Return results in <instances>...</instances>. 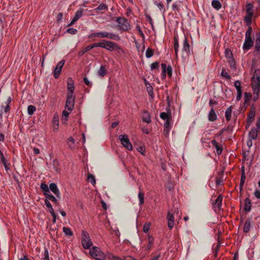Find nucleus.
Instances as JSON below:
<instances>
[{
  "label": "nucleus",
  "instance_id": "obj_57",
  "mask_svg": "<svg viewBox=\"0 0 260 260\" xmlns=\"http://www.w3.org/2000/svg\"><path fill=\"white\" fill-rule=\"evenodd\" d=\"M172 119H169L168 120H167L166 122L164 123V128H171V122Z\"/></svg>",
  "mask_w": 260,
  "mask_h": 260
},
{
  "label": "nucleus",
  "instance_id": "obj_17",
  "mask_svg": "<svg viewBox=\"0 0 260 260\" xmlns=\"http://www.w3.org/2000/svg\"><path fill=\"white\" fill-rule=\"evenodd\" d=\"M49 189L56 195V197L60 198V192L56 184L51 183L49 185Z\"/></svg>",
  "mask_w": 260,
  "mask_h": 260
},
{
  "label": "nucleus",
  "instance_id": "obj_2",
  "mask_svg": "<svg viewBox=\"0 0 260 260\" xmlns=\"http://www.w3.org/2000/svg\"><path fill=\"white\" fill-rule=\"evenodd\" d=\"M251 86L253 91H260V70H255L251 78Z\"/></svg>",
  "mask_w": 260,
  "mask_h": 260
},
{
  "label": "nucleus",
  "instance_id": "obj_26",
  "mask_svg": "<svg viewBox=\"0 0 260 260\" xmlns=\"http://www.w3.org/2000/svg\"><path fill=\"white\" fill-rule=\"evenodd\" d=\"M45 196L46 197L45 199H48V201L50 200L53 202L56 205H58V202L57 199L53 195L50 193V192L48 193H45Z\"/></svg>",
  "mask_w": 260,
  "mask_h": 260
},
{
  "label": "nucleus",
  "instance_id": "obj_6",
  "mask_svg": "<svg viewBox=\"0 0 260 260\" xmlns=\"http://www.w3.org/2000/svg\"><path fill=\"white\" fill-rule=\"evenodd\" d=\"M102 48L106 49L110 51L119 48L116 43L110 41L103 40L102 41Z\"/></svg>",
  "mask_w": 260,
  "mask_h": 260
},
{
  "label": "nucleus",
  "instance_id": "obj_11",
  "mask_svg": "<svg viewBox=\"0 0 260 260\" xmlns=\"http://www.w3.org/2000/svg\"><path fill=\"white\" fill-rule=\"evenodd\" d=\"M162 68V74L163 78H165L166 76V73L169 77L172 75V68L171 66H168L167 68L165 63H162L161 64Z\"/></svg>",
  "mask_w": 260,
  "mask_h": 260
},
{
  "label": "nucleus",
  "instance_id": "obj_63",
  "mask_svg": "<svg viewBox=\"0 0 260 260\" xmlns=\"http://www.w3.org/2000/svg\"><path fill=\"white\" fill-rule=\"evenodd\" d=\"M150 223L145 224L143 226V232L145 233H147L150 229Z\"/></svg>",
  "mask_w": 260,
  "mask_h": 260
},
{
  "label": "nucleus",
  "instance_id": "obj_32",
  "mask_svg": "<svg viewBox=\"0 0 260 260\" xmlns=\"http://www.w3.org/2000/svg\"><path fill=\"white\" fill-rule=\"evenodd\" d=\"M255 112H249L248 115L247 116V126H249L251 123L252 121L253 120L254 118L255 117Z\"/></svg>",
  "mask_w": 260,
  "mask_h": 260
},
{
  "label": "nucleus",
  "instance_id": "obj_43",
  "mask_svg": "<svg viewBox=\"0 0 260 260\" xmlns=\"http://www.w3.org/2000/svg\"><path fill=\"white\" fill-rule=\"evenodd\" d=\"M154 54V51L153 50L150 48H148L147 49L146 51V53H145V55H146V57L148 58H149L150 57H151Z\"/></svg>",
  "mask_w": 260,
  "mask_h": 260
},
{
  "label": "nucleus",
  "instance_id": "obj_33",
  "mask_svg": "<svg viewBox=\"0 0 260 260\" xmlns=\"http://www.w3.org/2000/svg\"><path fill=\"white\" fill-rule=\"evenodd\" d=\"M232 111V106L229 107L226 110L225 113V116L227 121H230L231 118Z\"/></svg>",
  "mask_w": 260,
  "mask_h": 260
},
{
  "label": "nucleus",
  "instance_id": "obj_50",
  "mask_svg": "<svg viewBox=\"0 0 260 260\" xmlns=\"http://www.w3.org/2000/svg\"><path fill=\"white\" fill-rule=\"evenodd\" d=\"M0 160L3 164V165L5 166V168L7 169V166L6 165L7 160L5 158L3 153L1 151H0Z\"/></svg>",
  "mask_w": 260,
  "mask_h": 260
},
{
  "label": "nucleus",
  "instance_id": "obj_36",
  "mask_svg": "<svg viewBox=\"0 0 260 260\" xmlns=\"http://www.w3.org/2000/svg\"><path fill=\"white\" fill-rule=\"evenodd\" d=\"M70 111H67L64 110L62 111V120H64V122H62L63 123H66V122L68 120V118L70 114Z\"/></svg>",
  "mask_w": 260,
  "mask_h": 260
},
{
  "label": "nucleus",
  "instance_id": "obj_29",
  "mask_svg": "<svg viewBox=\"0 0 260 260\" xmlns=\"http://www.w3.org/2000/svg\"><path fill=\"white\" fill-rule=\"evenodd\" d=\"M257 136V131L255 128H252L249 133L248 138L252 140L256 139Z\"/></svg>",
  "mask_w": 260,
  "mask_h": 260
},
{
  "label": "nucleus",
  "instance_id": "obj_13",
  "mask_svg": "<svg viewBox=\"0 0 260 260\" xmlns=\"http://www.w3.org/2000/svg\"><path fill=\"white\" fill-rule=\"evenodd\" d=\"M253 45V42L252 38H245V40L243 46V49L244 50H249Z\"/></svg>",
  "mask_w": 260,
  "mask_h": 260
},
{
  "label": "nucleus",
  "instance_id": "obj_38",
  "mask_svg": "<svg viewBox=\"0 0 260 260\" xmlns=\"http://www.w3.org/2000/svg\"><path fill=\"white\" fill-rule=\"evenodd\" d=\"M41 188L42 190V191H43V193L44 195H45V193H48L50 192L49 189L48 188V185L44 183H41Z\"/></svg>",
  "mask_w": 260,
  "mask_h": 260
},
{
  "label": "nucleus",
  "instance_id": "obj_42",
  "mask_svg": "<svg viewBox=\"0 0 260 260\" xmlns=\"http://www.w3.org/2000/svg\"><path fill=\"white\" fill-rule=\"evenodd\" d=\"M48 210H49V212L50 213V214H51V215L53 217V219H52L53 222L55 223L56 220V215L54 211L52 206H51V207L48 208Z\"/></svg>",
  "mask_w": 260,
  "mask_h": 260
},
{
  "label": "nucleus",
  "instance_id": "obj_12",
  "mask_svg": "<svg viewBox=\"0 0 260 260\" xmlns=\"http://www.w3.org/2000/svg\"><path fill=\"white\" fill-rule=\"evenodd\" d=\"M74 89L75 86L73 80L71 78H69L67 80V94H73Z\"/></svg>",
  "mask_w": 260,
  "mask_h": 260
},
{
  "label": "nucleus",
  "instance_id": "obj_21",
  "mask_svg": "<svg viewBox=\"0 0 260 260\" xmlns=\"http://www.w3.org/2000/svg\"><path fill=\"white\" fill-rule=\"evenodd\" d=\"M179 41L177 37L174 36V49L175 53L176 58L178 57V53L179 51Z\"/></svg>",
  "mask_w": 260,
  "mask_h": 260
},
{
  "label": "nucleus",
  "instance_id": "obj_24",
  "mask_svg": "<svg viewBox=\"0 0 260 260\" xmlns=\"http://www.w3.org/2000/svg\"><path fill=\"white\" fill-rule=\"evenodd\" d=\"M211 144L215 147L217 154L218 155L221 154L222 152V148L219 146L218 143L215 140H213L211 141Z\"/></svg>",
  "mask_w": 260,
  "mask_h": 260
},
{
  "label": "nucleus",
  "instance_id": "obj_35",
  "mask_svg": "<svg viewBox=\"0 0 260 260\" xmlns=\"http://www.w3.org/2000/svg\"><path fill=\"white\" fill-rule=\"evenodd\" d=\"M167 188L169 191L173 190L174 188V182L173 180H168L166 184Z\"/></svg>",
  "mask_w": 260,
  "mask_h": 260
},
{
  "label": "nucleus",
  "instance_id": "obj_23",
  "mask_svg": "<svg viewBox=\"0 0 260 260\" xmlns=\"http://www.w3.org/2000/svg\"><path fill=\"white\" fill-rule=\"evenodd\" d=\"M253 5L251 3H248L246 6V12L247 15H253Z\"/></svg>",
  "mask_w": 260,
  "mask_h": 260
},
{
  "label": "nucleus",
  "instance_id": "obj_55",
  "mask_svg": "<svg viewBox=\"0 0 260 260\" xmlns=\"http://www.w3.org/2000/svg\"><path fill=\"white\" fill-rule=\"evenodd\" d=\"M43 260H50L49 257V252L47 248H45V250L43 253Z\"/></svg>",
  "mask_w": 260,
  "mask_h": 260
},
{
  "label": "nucleus",
  "instance_id": "obj_64",
  "mask_svg": "<svg viewBox=\"0 0 260 260\" xmlns=\"http://www.w3.org/2000/svg\"><path fill=\"white\" fill-rule=\"evenodd\" d=\"M154 4L155 5H156L158 7V8L160 10H161L164 7V5L160 2L158 3H157V2L155 1Z\"/></svg>",
  "mask_w": 260,
  "mask_h": 260
},
{
  "label": "nucleus",
  "instance_id": "obj_61",
  "mask_svg": "<svg viewBox=\"0 0 260 260\" xmlns=\"http://www.w3.org/2000/svg\"><path fill=\"white\" fill-rule=\"evenodd\" d=\"M259 93V91H253V100L255 102L258 99Z\"/></svg>",
  "mask_w": 260,
  "mask_h": 260
},
{
  "label": "nucleus",
  "instance_id": "obj_51",
  "mask_svg": "<svg viewBox=\"0 0 260 260\" xmlns=\"http://www.w3.org/2000/svg\"><path fill=\"white\" fill-rule=\"evenodd\" d=\"M102 42H99V43H95L92 44L88 45L90 49H92V48L94 47H101L102 48Z\"/></svg>",
  "mask_w": 260,
  "mask_h": 260
},
{
  "label": "nucleus",
  "instance_id": "obj_54",
  "mask_svg": "<svg viewBox=\"0 0 260 260\" xmlns=\"http://www.w3.org/2000/svg\"><path fill=\"white\" fill-rule=\"evenodd\" d=\"M53 122L54 125H56L57 126H58V124H59L58 116L57 114H55L53 116Z\"/></svg>",
  "mask_w": 260,
  "mask_h": 260
},
{
  "label": "nucleus",
  "instance_id": "obj_1",
  "mask_svg": "<svg viewBox=\"0 0 260 260\" xmlns=\"http://www.w3.org/2000/svg\"><path fill=\"white\" fill-rule=\"evenodd\" d=\"M94 37L108 38L116 41H119L120 40V37L118 35L114 34L113 33L109 32L107 31H100L92 33L90 34L88 37V38L89 39Z\"/></svg>",
  "mask_w": 260,
  "mask_h": 260
},
{
  "label": "nucleus",
  "instance_id": "obj_62",
  "mask_svg": "<svg viewBox=\"0 0 260 260\" xmlns=\"http://www.w3.org/2000/svg\"><path fill=\"white\" fill-rule=\"evenodd\" d=\"M159 67V62H154L151 63L150 66L151 70H153L154 69H157Z\"/></svg>",
  "mask_w": 260,
  "mask_h": 260
},
{
  "label": "nucleus",
  "instance_id": "obj_49",
  "mask_svg": "<svg viewBox=\"0 0 260 260\" xmlns=\"http://www.w3.org/2000/svg\"><path fill=\"white\" fill-rule=\"evenodd\" d=\"M90 48L88 46H86V47L83 48L82 50H80L78 52V56L81 57L85 53L87 52L88 51L90 50Z\"/></svg>",
  "mask_w": 260,
  "mask_h": 260
},
{
  "label": "nucleus",
  "instance_id": "obj_8",
  "mask_svg": "<svg viewBox=\"0 0 260 260\" xmlns=\"http://www.w3.org/2000/svg\"><path fill=\"white\" fill-rule=\"evenodd\" d=\"M119 139L121 144L128 150H133V146L131 143L128 136L126 135H121L119 136Z\"/></svg>",
  "mask_w": 260,
  "mask_h": 260
},
{
  "label": "nucleus",
  "instance_id": "obj_53",
  "mask_svg": "<svg viewBox=\"0 0 260 260\" xmlns=\"http://www.w3.org/2000/svg\"><path fill=\"white\" fill-rule=\"evenodd\" d=\"M108 256L110 260H122V258L111 254H109Z\"/></svg>",
  "mask_w": 260,
  "mask_h": 260
},
{
  "label": "nucleus",
  "instance_id": "obj_46",
  "mask_svg": "<svg viewBox=\"0 0 260 260\" xmlns=\"http://www.w3.org/2000/svg\"><path fill=\"white\" fill-rule=\"evenodd\" d=\"M148 244L146 248L147 250L150 249L151 247H152L154 239L151 236H148Z\"/></svg>",
  "mask_w": 260,
  "mask_h": 260
},
{
  "label": "nucleus",
  "instance_id": "obj_60",
  "mask_svg": "<svg viewBox=\"0 0 260 260\" xmlns=\"http://www.w3.org/2000/svg\"><path fill=\"white\" fill-rule=\"evenodd\" d=\"M221 75L226 79H231V76L229 75L228 73L223 70L221 72Z\"/></svg>",
  "mask_w": 260,
  "mask_h": 260
},
{
  "label": "nucleus",
  "instance_id": "obj_19",
  "mask_svg": "<svg viewBox=\"0 0 260 260\" xmlns=\"http://www.w3.org/2000/svg\"><path fill=\"white\" fill-rule=\"evenodd\" d=\"M217 119V115L216 114L213 109V107H212L210 111H209L208 114V120L210 121L213 122Z\"/></svg>",
  "mask_w": 260,
  "mask_h": 260
},
{
  "label": "nucleus",
  "instance_id": "obj_48",
  "mask_svg": "<svg viewBox=\"0 0 260 260\" xmlns=\"http://www.w3.org/2000/svg\"><path fill=\"white\" fill-rule=\"evenodd\" d=\"M252 95L250 92L244 93V102L247 103L251 99Z\"/></svg>",
  "mask_w": 260,
  "mask_h": 260
},
{
  "label": "nucleus",
  "instance_id": "obj_31",
  "mask_svg": "<svg viewBox=\"0 0 260 260\" xmlns=\"http://www.w3.org/2000/svg\"><path fill=\"white\" fill-rule=\"evenodd\" d=\"M107 74V70L105 66L102 65L98 72V74L100 77H104Z\"/></svg>",
  "mask_w": 260,
  "mask_h": 260
},
{
  "label": "nucleus",
  "instance_id": "obj_7",
  "mask_svg": "<svg viewBox=\"0 0 260 260\" xmlns=\"http://www.w3.org/2000/svg\"><path fill=\"white\" fill-rule=\"evenodd\" d=\"M75 96L74 94L67 95V100L65 104V109L71 112L74 107Z\"/></svg>",
  "mask_w": 260,
  "mask_h": 260
},
{
  "label": "nucleus",
  "instance_id": "obj_10",
  "mask_svg": "<svg viewBox=\"0 0 260 260\" xmlns=\"http://www.w3.org/2000/svg\"><path fill=\"white\" fill-rule=\"evenodd\" d=\"M64 62L65 61L64 60H61L57 63L55 68L54 69L53 72V76L55 79L58 78L59 76L61 71V69L64 64Z\"/></svg>",
  "mask_w": 260,
  "mask_h": 260
},
{
  "label": "nucleus",
  "instance_id": "obj_47",
  "mask_svg": "<svg viewBox=\"0 0 260 260\" xmlns=\"http://www.w3.org/2000/svg\"><path fill=\"white\" fill-rule=\"evenodd\" d=\"M63 232L67 236H72L73 232L71 231V229L68 227H63Z\"/></svg>",
  "mask_w": 260,
  "mask_h": 260
},
{
  "label": "nucleus",
  "instance_id": "obj_16",
  "mask_svg": "<svg viewBox=\"0 0 260 260\" xmlns=\"http://www.w3.org/2000/svg\"><path fill=\"white\" fill-rule=\"evenodd\" d=\"M252 218L250 217H248L245 221L244 228H243V232L245 233H247L249 232L250 228L251 227V223H252Z\"/></svg>",
  "mask_w": 260,
  "mask_h": 260
},
{
  "label": "nucleus",
  "instance_id": "obj_44",
  "mask_svg": "<svg viewBox=\"0 0 260 260\" xmlns=\"http://www.w3.org/2000/svg\"><path fill=\"white\" fill-rule=\"evenodd\" d=\"M138 198L139 200V205H142L144 204V193L141 191H140L138 193Z\"/></svg>",
  "mask_w": 260,
  "mask_h": 260
},
{
  "label": "nucleus",
  "instance_id": "obj_41",
  "mask_svg": "<svg viewBox=\"0 0 260 260\" xmlns=\"http://www.w3.org/2000/svg\"><path fill=\"white\" fill-rule=\"evenodd\" d=\"M36 110V108L34 105H29L27 107V113L30 115H32Z\"/></svg>",
  "mask_w": 260,
  "mask_h": 260
},
{
  "label": "nucleus",
  "instance_id": "obj_30",
  "mask_svg": "<svg viewBox=\"0 0 260 260\" xmlns=\"http://www.w3.org/2000/svg\"><path fill=\"white\" fill-rule=\"evenodd\" d=\"M211 4L212 6L216 10H219L222 7L221 3L218 0H213Z\"/></svg>",
  "mask_w": 260,
  "mask_h": 260
},
{
  "label": "nucleus",
  "instance_id": "obj_40",
  "mask_svg": "<svg viewBox=\"0 0 260 260\" xmlns=\"http://www.w3.org/2000/svg\"><path fill=\"white\" fill-rule=\"evenodd\" d=\"M146 89L149 95L151 96L152 99H153L154 97V95L153 93V87H152V86L150 84H149V86L147 85Z\"/></svg>",
  "mask_w": 260,
  "mask_h": 260
},
{
  "label": "nucleus",
  "instance_id": "obj_25",
  "mask_svg": "<svg viewBox=\"0 0 260 260\" xmlns=\"http://www.w3.org/2000/svg\"><path fill=\"white\" fill-rule=\"evenodd\" d=\"M251 201L248 198H247L245 201L244 210L246 212H249L251 210Z\"/></svg>",
  "mask_w": 260,
  "mask_h": 260
},
{
  "label": "nucleus",
  "instance_id": "obj_52",
  "mask_svg": "<svg viewBox=\"0 0 260 260\" xmlns=\"http://www.w3.org/2000/svg\"><path fill=\"white\" fill-rule=\"evenodd\" d=\"M248 28L245 34V38H251V34L252 31V28L251 26H248Z\"/></svg>",
  "mask_w": 260,
  "mask_h": 260
},
{
  "label": "nucleus",
  "instance_id": "obj_5",
  "mask_svg": "<svg viewBox=\"0 0 260 260\" xmlns=\"http://www.w3.org/2000/svg\"><path fill=\"white\" fill-rule=\"evenodd\" d=\"M82 245L84 249H87L92 245V243L87 232L83 231L82 232Z\"/></svg>",
  "mask_w": 260,
  "mask_h": 260
},
{
  "label": "nucleus",
  "instance_id": "obj_15",
  "mask_svg": "<svg viewBox=\"0 0 260 260\" xmlns=\"http://www.w3.org/2000/svg\"><path fill=\"white\" fill-rule=\"evenodd\" d=\"M83 12V9H80L79 10H78L76 12L74 18H73L70 23L68 25V26L72 25L75 22H76L78 20H79L82 16Z\"/></svg>",
  "mask_w": 260,
  "mask_h": 260
},
{
  "label": "nucleus",
  "instance_id": "obj_14",
  "mask_svg": "<svg viewBox=\"0 0 260 260\" xmlns=\"http://www.w3.org/2000/svg\"><path fill=\"white\" fill-rule=\"evenodd\" d=\"M167 218L168 219V228L171 230L174 225V217L173 214L170 211H169L167 214Z\"/></svg>",
  "mask_w": 260,
  "mask_h": 260
},
{
  "label": "nucleus",
  "instance_id": "obj_9",
  "mask_svg": "<svg viewBox=\"0 0 260 260\" xmlns=\"http://www.w3.org/2000/svg\"><path fill=\"white\" fill-rule=\"evenodd\" d=\"M191 46L189 43L188 40L185 37L183 40L182 48V54L186 56H189L191 54Z\"/></svg>",
  "mask_w": 260,
  "mask_h": 260
},
{
  "label": "nucleus",
  "instance_id": "obj_34",
  "mask_svg": "<svg viewBox=\"0 0 260 260\" xmlns=\"http://www.w3.org/2000/svg\"><path fill=\"white\" fill-rule=\"evenodd\" d=\"M52 166L53 169L56 172L59 173L60 170V168L59 167V164L57 160L54 159L52 163Z\"/></svg>",
  "mask_w": 260,
  "mask_h": 260
},
{
  "label": "nucleus",
  "instance_id": "obj_58",
  "mask_svg": "<svg viewBox=\"0 0 260 260\" xmlns=\"http://www.w3.org/2000/svg\"><path fill=\"white\" fill-rule=\"evenodd\" d=\"M67 32L72 35H75L77 33L78 31L76 29L69 28L67 30Z\"/></svg>",
  "mask_w": 260,
  "mask_h": 260
},
{
  "label": "nucleus",
  "instance_id": "obj_45",
  "mask_svg": "<svg viewBox=\"0 0 260 260\" xmlns=\"http://www.w3.org/2000/svg\"><path fill=\"white\" fill-rule=\"evenodd\" d=\"M108 7L106 5L104 4H100L97 8L95 9V10L97 12L98 11H102V10H107Z\"/></svg>",
  "mask_w": 260,
  "mask_h": 260
},
{
  "label": "nucleus",
  "instance_id": "obj_20",
  "mask_svg": "<svg viewBox=\"0 0 260 260\" xmlns=\"http://www.w3.org/2000/svg\"><path fill=\"white\" fill-rule=\"evenodd\" d=\"M222 196L220 194L218 196V197L215 200V202L213 203V206L215 208H217L218 209H219L222 205Z\"/></svg>",
  "mask_w": 260,
  "mask_h": 260
},
{
  "label": "nucleus",
  "instance_id": "obj_4",
  "mask_svg": "<svg viewBox=\"0 0 260 260\" xmlns=\"http://www.w3.org/2000/svg\"><path fill=\"white\" fill-rule=\"evenodd\" d=\"M115 21L118 23V26L122 30L127 31L131 28L127 19L124 17H117Z\"/></svg>",
  "mask_w": 260,
  "mask_h": 260
},
{
  "label": "nucleus",
  "instance_id": "obj_18",
  "mask_svg": "<svg viewBox=\"0 0 260 260\" xmlns=\"http://www.w3.org/2000/svg\"><path fill=\"white\" fill-rule=\"evenodd\" d=\"M167 112H161L160 114V117L163 120H168L169 119H172V116L171 114V110L170 108L167 109Z\"/></svg>",
  "mask_w": 260,
  "mask_h": 260
},
{
  "label": "nucleus",
  "instance_id": "obj_59",
  "mask_svg": "<svg viewBox=\"0 0 260 260\" xmlns=\"http://www.w3.org/2000/svg\"><path fill=\"white\" fill-rule=\"evenodd\" d=\"M145 16L147 20L149 22L150 24L151 25L152 28H153V22L152 19L150 16L147 14H145Z\"/></svg>",
  "mask_w": 260,
  "mask_h": 260
},
{
  "label": "nucleus",
  "instance_id": "obj_56",
  "mask_svg": "<svg viewBox=\"0 0 260 260\" xmlns=\"http://www.w3.org/2000/svg\"><path fill=\"white\" fill-rule=\"evenodd\" d=\"M234 86H235V88H236L237 91L242 90L241 87V82L240 81L237 80V81H235V83H234Z\"/></svg>",
  "mask_w": 260,
  "mask_h": 260
},
{
  "label": "nucleus",
  "instance_id": "obj_3",
  "mask_svg": "<svg viewBox=\"0 0 260 260\" xmlns=\"http://www.w3.org/2000/svg\"><path fill=\"white\" fill-rule=\"evenodd\" d=\"M90 255L97 260H105L106 255L98 247L93 246L89 251Z\"/></svg>",
  "mask_w": 260,
  "mask_h": 260
},
{
  "label": "nucleus",
  "instance_id": "obj_22",
  "mask_svg": "<svg viewBox=\"0 0 260 260\" xmlns=\"http://www.w3.org/2000/svg\"><path fill=\"white\" fill-rule=\"evenodd\" d=\"M142 120L147 123H150L151 122V116L148 111H144L143 112Z\"/></svg>",
  "mask_w": 260,
  "mask_h": 260
},
{
  "label": "nucleus",
  "instance_id": "obj_27",
  "mask_svg": "<svg viewBox=\"0 0 260 260\" xmlns=\"http://www.w3.org/2000/svg\"><path fill=\"white\" fill-rule=\"evenodd\" d=\"M254 49L255 51L260 52V32L256 34V40Z\"/></svg>",
  "mask_w": 260,
  "mask_h": 260
},
{
  "label": "nucleus",
  "instance_id": "obj_28",
  "mask_svg": "<svg viewBox=\"0 0 260 260\" xmlns=\"http://www.w3.org/2000/svg\"><path fill=\"white\" fill-rule=\"evenodd\" d=\"M67 144L69 148L71 150L75 149L76 147L75 142L73 137H70L67 141Z\"/></svg>",
  "mask_w": 260,
  "mask_h": 260
},
{
  "label": "nucleus",
  "instance_id": "obj_37",
  "mask_svg": "<svg viewBox=\"0 0 260 260\" xmlns=\"http://www.w3.org/2000/svg\"><path fill=\"white\" fill-rule=\"evenodd\" d=\"M181 7V2H176L172 5V9L175 12H179L180 7Z\"/></svg>",
  "mask_w": 260,
  "mask_h": 260
},
{
  "label": "nucleus",
  "instance_id": "obj_39",
  "mask_svg": "<svg viewBox=\"0 0 260 260\" xmlns=\"http://www.w3.org/2000/svg\"><path fill=\"white\" fill-rule=\"evenodd\" d=\"M252 15H246L244 17V21L246 22L247 26H251L252 23Z\"/></svg>",
  "mask_w": 260,
  "mask_h": 260
}]
</instances>
